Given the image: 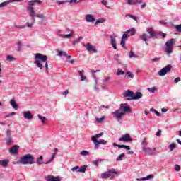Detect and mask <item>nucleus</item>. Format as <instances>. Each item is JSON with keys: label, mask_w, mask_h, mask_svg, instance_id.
<instances>
[{"label": "nucleus", "mask_w": 181, "mask_h": 181, "mask_svg": "<svg viewBox=\"0 0 181 181\" xmlns=\"http://www.w3.org/2000/svg\"><path fill=\"white\" fill-rule=\"evenodd\" d=\"M101 179H108L110 177L108 175V172L106 171L100 175Z\"/></svg>", "instance_id": "obj_31"}, {"label": "nucleus", "mask_w": 181, "mask_h": 181, "mask_svg": "<svg viewBox=\"0 0 181 181\" xmlns=\"http://www.w3.org/2000/svg\"><path fill=\"white\" fill-rule=\"evenodd\" d=\"M125 39H128V37H127V34H123L120 42L122 47H125Z\"/></svg>", "instance_id": "obj_21"}, {"label": "nucleus", "mask_w": 181, "mask_h": 181, "mask_svg": "<svg viewBox=\"0 0 181 181\" xmlns=\"http://www.w3.org/2000/svg\"><path fill=\"white\" fill-rule=\"evenodd\" d=\"M160 59V57L153 58V59H151V62H158V60Z\"/></svg>", "instance_id": "obj_63"}, {"label": "nucleus", "mask_w": 181, "mask_h": 181, "mask_svg": "<svg viewBox=\"0 0 181 181\" xmlns=\"http://www.w3.org/2000/svg\"><path fill=\"white\" fill-rule=\"evenodd\" d=\"M156 136H160L162 135V130H158L156 134Z\"/></svg>", "instance_id": "obj_61"}, {"label": "nucleus", "mask_w": 181, "mask_h": 181, "mask_svg": "<svg viewBox=\"0 0 181 181\" xmlns=\"http://www.w3.org/2000/svg\"><path fill=\"white\" fill-rule=\"evenodd\" d=\"M140 39L143 40V42H146L148 39H149V37L146 33H143L141 35H140Z\"/></svg>", "instance_id": "obj_24"}, {"label": "nucleus", "mask_w": 181, "mask_h": 181, "mask_svg": "<svg viewBox=\"0 0 181 181\" xmlns=\"http://www.w3.org/2000/svg\"><path fill=\"white\" fill-rule=\"evenodd\" d=\"M45 179L47 181H60V177H54V176L53 175H48L47 177H46Z\"/></svg>", "instance_id": "obj_17"}, {"label": "nucleus", "mask_w": 181, "mask_h": 181, "mask_svg": "<svg viewBox=\"0 0 181 181\" xmlns=\"http://www.w3.org/2000/svg\"><path fill=\"white\" fill-rule=\"evenodd\" d=\"M7 145H11L12 144V137H8L6 139Z\"/></svg>", "instance_id": "obj_53"}, {"label": "nucleus", "mask_w": 181, "mask_h": 181, "mask_svg": "<svg viewBox=\"0 0 181 181\" xmlns=\"http://www.w3.org/2000/svg\"><path fill=\"white\" fill-rule=\"evenodd\" d=\"M126 4H127V5H136V2L133 0H127Z\"/></svg>", "instance_id": "obj_44"}, {"label": "nucleus", "mask_w": 181, "mask_h": 181, "mask_svg": "<svg viewBox=\"0 0 181 181\" xmlns=\"http://www.w3.org/2000/svg\"><path fill=\"white\" fill-rule=\"evenodd\" d=\"M21 49H22V41H18L17 42L16 50H17V52H21Z\"/></svg>", "instance_id": "obj_36"}, {"label": "nucleus", "mask_w": 181, "mask_h": 181, "mask_svg": "<svg viewBox=\"0 0 181 181\" xmlns=\"http://www.w3.org/2000/svg\"><path fill=\"white\" fill-rule=\"evenodd\" d=\"M118 141L119 142H131V141H132V139L131 138V135H129V134H126L119 139H118Z\"/></svg>", "instance_id": "obj_9"}, {"label": "nucleus", "mask_w": 181, "mask_h": 181, "mask_svg": "<svg viewBox=\"0 0 181 181\" xmlns=\"http://www.w3.org/2000/svg\"><path fill=\"white\" fill-rule=\"evenodd\" d=\"M18 163L22 165H33L35 163V158L30 154H25L18 160Z\"/></svg>", "instance_id": "obj_5"}, {"label": "nucleus", "mask_w": 181, "mask_h": 181, "mask_svg": "<svg viewBox=\"0 0 181 181\" xmlns=\"http://www.w3.org/2000/svg\"><path fill=\"white\" fill-rule=\"evenodd\" d=\"M116 74L117 76H124V74H125V71H122V69H118Z\"/></svg>", "instance_id": "obj_39"}, {"label": "nucleus", "mask_w": 181, "mask_h": 181, "mask_svg": "<svg viewBox=\"0 0 181 181\" xmlns=\"http://www.w3.org/2000/svg\"><path fill=\"white\" fill-rule=\"evenodd\" d=\"M134 73L131 71H127L126 73V76H124L125 78H134Z\"/></svg>", "instance_id": "obj_25"}, {"label": "nucleus", "mask_w": 181, "mask_h": 181, "mask_svg": "<svg viewBox=\"0 0 181 181\" xmlns=\"http://www.w3.org/2000/svg\"><path fill=\"white\" fill-rule=\"evenodd\" d=\"M170 70H172V65L168 64L158 71V76L160 77H163V76H166V74H168Z\"/></svg>", "instance_id": "obj_7"}, {"label": "nucleus", "mask_w": 181, "mask_h": 181, "mask_svg": "<svg viewBox=\"0 0 181 181\" xmlns=\"http://www.w3.org/2000/svg\"><path fill=\"white\" fill-rule=\"evenodd\" d=\"M37 165H43L45 162H43V156H40L38 158H37Z\"/></svg>", "instance_id": "obj_26"}, {"label": "nucleus", "mask_w": 181, "mask_h": 181, "mask_svg": "<svg viewBox=\"0 0 181 181\" xmlns=\"http://www.w3.org/2000/svg\"><path fill=\"white\" fill-rule=\"evenodd\" d=\"M113 146H117V148H123L124 149H127V151H131V147L129 146H126L124 144H117V143H113L112 144Z\"/></svg>", "instance_id": "obj_16"}, {"label": "nucleus", "mask_w": 181, "mask_h": 181, "mask_svg": "<svg viewBox=\"0 0 181 181\" xmlns=\"http://www.w3.org/2000/svg\"><path fill=\"white\" fill-rule=\"evenodd\" d=\"M23 117L25 119H28L29 121H31V119H33V115H32V112L30 111H25L23 112Z\"/></svg>", "instance_id": "obj_12"}, {"label": "nucleus", "mask_w": 181, "mask_h": 181, "mask_svg": "<svg viewBox=\"0 0 181 181\" xmlns=\"http://www.w3.org/2000/svg\"><path fill=\"white\" fill-rule=\"evenodd\" d=\"M142 150L148 146V138L144 137L141 141Z\"/></svg>", "instance_id": "obj_20"}, {"label": "nucleus", "mask_w": 181, "mask_h": 181, "mask_svg": "<svg viewBox=\"0 0 181 181\" xmlns=\"http://www.w3.org/2000/svg\"><path fill=\"white\" fill-rule=\"evenodd\" d=\"M98 142H99V144H101V145H107V141L104 139L98 140Z\"/></svg>", "instance_id": "obj_51"}, {"label": "nucleus", "mask_w": 181, "mask_h": 181, "mask_svg": "<svg viewBox=\"0 0 181 181\" xmlns=\"http://www.w3.org/2000/svg\"><path fill=\"white\" fill-rule=\"evenodd\" d=\"M64 39H70V37H73V31H71L69 34L63 35Z\"/></svg>", "instance_id": "obj_40"}, {"label": "nucleus", "mask_w": 181, "mask_h": 181, "mask_svg": "<svg viewBox=\"0 0 181 181\" xmlns=\"http://www.w3.org/2000/svg\"><path fill=\"white\" fill-rule=\"evenodd\" d=\"M125 112H131V108L127 105V103H122L120 107L116 110L115 112H112V114L114 115V118L117 121H121L122 117L125 115Z\"/></svg>", "instance_id": "obj_3"}, {"label": "nucleus", "mask_w": 181, "mask_h": 181, "mask_svg": "<svg viewBox=\"0 0 181 181\" xmlns=\"http://www.w3.org/2000/svg\"><path fill=\"white\" fill-rule=\"evenodd\" d=\"M177 32H181V24L175 25Z\"/></svg>", "instance_id": "obj_55"}, {"label": "nucleus", "mask_w": 181, "mask_h": 181, "mask_svg": "<svg viewBox=\"0 0 181 181\" xmlns=\"http://www.w3.org/2000/svg\"><path fill=\"white\" fill-rule=\"evenodd\" d=\"M86 168H87V166H81V168H79V169L78 170H76V172H79L80 173H86Z\"/></svg>", "instance_id": "obj_33"}, {"label": "nucleus", "mask_w": 181, "mask_h": 181, "mask_svg": "<svg viewBox=\"0 0 181 181\" xmlns=\"http://www.w3.org/2000/svg\"><path fill=\"white\" fill-rule=\"evenodd\" d=\"M38 119L41 120L42 124H45L46 121H47V119L45 117L41 116L40 115H37Z\"/></svg>", "instance_id": "obj_37"}, {"label": "nucleus", "mask_w": 181, "mask_h": 181, "mask_svg": "<svg viewBox=\"0 0 181 181\" xmlns=\"http://www.w3.org/2000/svg\"><path fill=\"white\" fill-rule=\"evenodd\" d=\"M103 22L104 20L103 18H100L95 21V25H99V23H103Z\"/></svg>", "instance_id": "obj_56"}, {"label": "nucleus", "mask_w": 181, "mask_h": 181, "mask_svg": "<svg viewBox=\"0 0 181 181\" xmlns=\"http://www.w3.org/2000/svg\"><path fill=\"white\" fill-rule=\"evenodd\" d=\"M151 112H154L157 117H160V112H158V110H155L153 107L150 109Z\"/></svg>", "instance_id": "obj_41"}, {"label": "nucleus", "mask_w": 181, "mask_h": 181, "mask_svg": "<svg viewBox=\"0 0 181 181\" xmlns=\"http://www.w3.org/2000/svg\"><path fill=\"white\" fill-rule=\"evenodd\" d=\"M78 73L79 74V76H84V70L82 71H78Z\"/></svg>", "instance_id": "obj_62"}, {"label": "nucleus", "mask_w": 181, "mask_h": 181, "mask_svg": "<svg viewBox=\"0 0 181 181\" xmlns=\"http://www.w3.org/2000/svg\"><path fill=\"white\" fill-rule=\"evenodd\" d=\"M103 135H104V133L100 132L99 134H95V136H93L91 139L98 141V138H101V136H103Z\"/></svg>", "instance_id": "obj_23"}, {"label": "nucleus", "mask_w": 181, "mask_h": 181, "mask_svg": "<svg viewBox=\"0 0 181 181\" xmlns=\"http://www.w3.org/2000/svg\"><path fill=\"white\" fill-rule=\"evenodd\" d=\"M168 148L170 151H174L176 148V144H175V143L170 144Z\"/></svg>", "instance_id": "obj_43"}, {"label": "nucleus", "mask_w": 181, "mask_h": 181, "mask_svg": "<svg viewBox=\"0 0 181 181\" xmlns=\"http://www.w3.org/2000/svg\"><path fill=\"white\" fill-rule=\"evenodd\" d=\"M110 80H111V77H110V76L106 77L105 78H104L103 80V84H107V83H108V81H110Z\"/></svg>", "instance_id": "obj_45"}, {"label": "nucleus", "mask_w": 181, "mask_h": 181, "mask_svg": "<svg viewBox=\"0 0 181 181\" xmlns=\"http://www.w3.org/2000/svg\"><path fill=\"white\" fill-rule=\"evenodd\" d=\"M14 28H17L18 29H25V28H26V25H16V23H14Z\"/></svg>", "instance_id": "obj_47"}, {"label": "nucleus", "mask_w": 181, "mask_h": 181, "mask_svg": "<svg viewBox=\"0 0 181 181\" xmlns=\"http://www.w3.org/2000/svg\"><path fill=\"white\" fill-rule=\"evenodd\" d=\"M122 158H125V153H122L116 158L117 162H121Z\"/></svg>", "instance_id": "obj_34"}, {"label": "nucleus", "mask_w": 181, "mask_h": 181, "mask_svg": "<svg viewBox=\"0 0 181 181\" xmlns=\"http://www.w3.org/2000/svg\"><path fill=\"white\" fill-rule=\"evenodd\" d=\"M94 145H95V147H94V149H100V143L98 142V140H92Z\"/></svg>", "instance_id": "obj_29"}, {"label": "nucleus", "mask_w": 181, "mask_h": 181, "mask_svg": "<svg viewBox=\"0 0 181 181\" xmlns=\"http://www.w3.org/2000/svg\"><path fill=\"white\" fill-rule=\"evenodd\" d=\"M86 22H95V18L91 14H88L86 16Z\"/></svg>", "instance_id": "obj_19"}, {"label": "nucleus", "mask_w": 181, "mask_h": 181, "mask_svg": "<svg viewBox=\"0 0 181 181\" xmlns=\"http://www.w3.org/2000/svg\"><path fill=\"white\" fill-rule=\"evenodd\" d=\"M10 104L15 110L18 108V104H16V101H15V100H11L10 101Z\"/></svg>", "instance_id": "obj_30"}, {"label": "nucleus", "mask_w": 181, "mask_h": 181, "mask_svg": "<svg viewBox=\"0 0 181 181\" xmlns=\"http://www.w3.org/2000/svg\"><path fill=\"white\" fill-rule=\"evenodd\" d=\"M176 40L175 38H172L169 40H168L165 42V52L167 53V54L169 56V54H172L173 52V44L175 43Z\"/></svg>", "instance_id": "obj_6"}, {"label": "nucleus", "mask_w": 181, "mask_h": 181, "mask_svg": "<svg viewBox=\"0 0 181 181\" xmlns=\"http://www.w3.org/2000/svg\"><path fill=\"white\" fill-rule=\"evenodd\" d=\"M128 17L133 19V21H136V22H138V17L131 14H126L125 18H128Z\"/></svg>", "instance_id": "obj_28"}, {"label": "nucleus", "mask_w": 181, "mask_h": 181, "mask_svg": "<svg viewBox=\"0 0 181 181\" xmlns=\"http://www.w3.org/2000/svg\"><path fill=\"white\" fill-rule=\"evenodd\" d=\"M148 33L150 35L148 36V39H151V37H156L158 36V34H156L155 32L148 29L147 30Z\"/></svg>", "instance_id": "obj_22"}, {"label": "nucleus", "mask_w": 181, "mask_h": 181, "mask_svg": "<svg viewBox=\"0 0 181 181\" xmlns=\"http://www.w3.org/2000/svg\"><path fill=\"white\" fill-rule=\"evenodd\" d=\"M175 170L176 172H179V170H180V166L179 165L176 164V165H175Z\"/></svg>", "instance_id": "obj_59"}, {"label": "nucleus", "mask_w": 181, "mask_h": 181, "mask_svg": "<svg viewBox=\"0 0 181 181\" xmlns=\"http://www.w3.org/2000/svg\"><path fill=\"white\" fill-rule=\"evenodd\" d=\"M80 155L82 156H87V155H89V153L88 151H82L80 152Z\"/></svg>", "instance_id": "obj_46"}, {"label": "nucleus", "mask_w": 181, "mask_h": 181, "mask_svg": "<svg viewBox=\"0 0 181 181\" xmlns=\"http://www.w3.org/2000/svg\"><path fill=\"white\" fill-rule=\"evenodd\" d=\"M43 63L45 64V69L47 73H49V64H47V56L43 55L40 53H36L35 57L34 64L40 69V70L43 69Z\"/></svg>", "instance_id": "obj_2"}, {"label": "nucleus", "mask_w": 181, "mask_h": 181, "mask_svg": "<svg viewBox=\"0 0 181 181\" xmlns=\"http://www.w3.org/2000/svg\"><path fill=\"white\" fill-rule=\"evenodd\" d=\"M107 174L109 177H111L112 179L115 175H118V172L115 170V169L112 168L107 171Z\"/></svg>", "instance_id": "obj_14"}, {"label": "nucleus", "mask_w": 181, "mask_h": 181, "mask_svg": "<svg viewBox=\"0 0 181 181\" xmlns=\"http://www.w3.org/2000/svg\"><path fill=\"white\" fill-rule=\"evenodd\" d=\"M105 117H102L100 118H96V122H98V124H101V122H103V119H105Z\"/></svg>", "instance_id": "obj_50"}, {"label": "nucleus", "mask_w": 181, "mask_h": 181, "mask_svg": "<svg viewBox=\"0 0 181 181\" xmlns=\"http://www.w3.org/2000/svg\"><path fill=\"white\" fill-rule=\"evenodd\" d=\"M8 162H9L8 160H3L0 161V165L4 168H6L8 166Z\"/></svg>", "instance_id": "obj_32"}, {"label": "nucleus", "mask_w": 181, "mask_h": 181, "mask_svg": "<svg viewBox=\"0 0 181 181\" xmlns=\"http://www.w3.org/2000/svg\"><path fill=\"white\" fill-rule=\"evenodd\" d=\"M56 159V153H53L51 158L45 163V165H49L51 162H53V160Z\"/></svg>", "instance_id": "obj_35"}, {"label": "nucleus", "mask_w": 181, "mask_h": 181, "mask_svg": "<svg viewBox=\"0 0 181 181\" xmlns=\"http://www.w3.org/2000/svg\"><path fill=\"white\" fill-rule=\"evenodd\" d=\"M83 47H86V50L89 53H97V49H95V47L93 46L90 43L88 44H83Z\"/></svg>", "instance_id": "obj_8"}, {"label": "nucleus", "mask_w": 181, "mask_h": 181, "mask_svg": "<svg viewBox=\"0 0 181 181\" xmlns=\"http://www.w3.org/2000/svg\"><path fill=\"white\" fill-rule=\"evenodd\" d=\"M110 42L112 47L115 50H117V37L113 35H110Z\"/></svg>", "instance_id": "obj_11"}, {"label": "nucleus", "mask_w": 181, "mask_h": 181, "mask_svg": "<svg viewBox=\"0 0 181 181\" xmlns=\"http://www.w3.org/2000/svg\"><path fill=\"white\" fill-rule=\"evenodd\" d=\"M119 57V55L118 54H115V60H116V62L119 64H121V62L119 61V59H118Z\"/></svg>", "instance_id": "obj_54"}, {"label": "nucleus", "mask_w": 181, "mask_h": 181, "mask_svg": "<svg viewBox=\"0 0 181 181\" xmlns=\"http://www.w3.org/2000/svg\"><path fill=\"white\" fill-rule=\"evenodd\" d=\"M18 149H19V146L15 145L10 148V153L12 155H18Z\"/></svg>", "instance_id": "obj_15"}, {"label": "nucleus", "mask_w": 181, "mask_h": 181, "mask_svg": "<svg viewBox=\"0 0 181 181\" xmlns=\"http://www.w3.org/2000/svg\"><path fill=\"white\" fill-rule=\"evenodd\" d=\"M57 52L58 56H59V57H63V56L66 57V56H67V53H66V52L60 51L59 49H57Z\"/></svg>", "instance_id": "obj_27"}, {"label": "nucleus", "mask_w": 181, "mask_h": 181, "mask_svg": "<svg viewBox=\"0 0 181 181\" xmlns=\"http://www.w3.org/2000/svg\"><path fill=\"white\" fill-rule=\"evenodd\" d=\"M82 39H83V37L80 36L79 37L74 40L72 42L73 46H76V44L78 43V42H80V40H82Z\"/></svg>", "instance_id": "obj_38"}, {"label": "nucleus", "mask_w": 181, "mask_h": 181, "mask_svg": "<svg viewBox=\"0 0 181 181\" xmlns=\"http://www.w3.org/2000/svg\"><path fill=\"white\" fill-rule=\"evenodd\" d=\"M154 175L153 174H151L145 177H141V178H137V181H141V180H151V179H153Z\"/></svg>", "instance_id": "obj_18"}, {"label": "nucleus", "mask_w": 181, "mask_h": 181, "mask_svg": "<svg viewBox=\"0 0 181 181\" xmlns=\"http://www.w3.org/2000/svg\"><path fill=\"white\" fill-rule=\"evenodd\" d=\"M156 90V88H155V86L152 87V88H148V91H149V93H155V91Z\"/></svg>", "instance_id": "obj_52"}, {"label": "nucleus", "mask_w": 181, "mask_h": 181, "mask_svg": "<svg viewBox=\"0 0 181 181\" xmlns=\"http://www.w3.org/2000/svg\"><path fill=\"white\" fill-rule=\"evenodd\" d=\"M135 33H136V30H135V28H133L124 32L123 35H127V37H129V36H134Z\"/></svg>", "instance_id": "obj_13"}, {"label": "nucleus", "mask_w": 181, "mask_h": 181, "mask_svg": "<svg viewBox=\"0 0 181 181\" xmlns=\"http://www.w3.org/2000/svg\"><path fill=\"white\" fill-rule=\"evenodd\" d=\"M179 81H180V77H177V78L174 80V83H179Z\"/></svg>", "instance_id": "obj_64"}, {"label": "nucleus", "mask_w": 181, "mask_h": 181, "mask_svg": "<svg viewBox=\"0 0 181 181\" xmlns=\"http://www.w3.org/2000/svg\"><path fill=\"white\" fill-rule=\"evenodd\" d=\"M78 169H80L79 166H75L71 168V170H72V172H77V170H78Z\"/></svg>", "instance_id": "obj_58"}, {"label": "nucleus", "mask_w": 181, "mask_h": 181, "mask_svg": "<svg viewBox=\"0 0 181 181\" xmlns=\"http://www.w3.org/2000/svg\"><path fill=\"white\" fill-rule=\"evenodd\" d=\"M129 57L130 59H132V57H134V59L138 58V55L135 54L134 53V51H132V50L130 51Z\"/></svg>", "instance_id": "obj_42"}, {"label": "nucleus", "mask_w": 181, "mask_h": 181, "mask_svg": "<svg viewBox=\"0 0 181 181\" xmlns=\"http://www.w3.org/2000/svg\"><path fill=\"white\" fill-rule=\"evenodd\" d=\"M143 152L145 153H148V155H156V148H151L149 147H146L142 149Z\"/></svg>", "instance_id": "obj_10"}, {"label": "nucleus", "mask_w": 181, "mask_h": 181, "mask_svg": "<svg viewBox=\"0 0 181 181\" xmlns=\"http://www.w3.org/2000/svg\"><path fill=\"white\" fill-rule=\"evenodd\" d=\"M6 60H8V62H13V60H15V58L11 55H8L6 57Z\"/></svg>", "instance_id": "obj_48"}, {"label": "nucleus", "mask_w": 181, "mask_h": 181, "mask_svg": "<svg viewBox=\"0 0 181 181\" xmlns=\"http://www.w3.org/2000/svg\"><path fill=\"white\" fill-rule=\"evenodd\" d=\"M66 2H69V1H57L56 4L58 5H63V4H66Z\"/></svg>", "instance_id": "obj_57"}, {"label": "nucleus", "mask_w": 181, "mask_h": 181, "mask_svg": "<svg viewBox=\"0 0 181 181\" xmlns=\"http://www.w3.org/2000/svg\"><path fill=\"white\" fill-rule=\"evenodd\" d=\"M35 4H42V1L40 0H32L29 1V6L27 7V11L29 12V15L31 18H33V23H30L29 22L26 23L28 28H33V23H35V18H40V19L45 18V15L43 14H36L35 13Z\"/></svg>", "instance_id": "obj_1"}, {"label": "nucleus", "mask_w": 181, "mask_h": 181, "mask_svg": "<svg viewBox=\"0 0 181 181\" xmlns=\"http://www.w3.org/2000/svg\"><path fill=\"white\" fill-rule=\"evenodd\" d=\"M62 33V30H59L57 32V36H59V37H64L63 35L61 34Z\"/></svg>", "instance_id": "obj_60"}, {"label": "nucleus", "mask_w": 181, "mask_h": 181, "mask_svg": "<svg viewBox=\"0 0 181 181\" xmlns=\"http://www.w3.org/2000/svg\"><path fill=\"white\" fill-rule=\"evenodd\" d=\"M8 4H9V1L2 2L1 4H0V8H5V6L8 5Z\"/></svg>", "instance_id": "obj_49"}, {"label": "nucleus", "mask_w": 181, "mask_h": 181, "mask_svg": "<svg viewBox=\"0 0 181 181\" xmlns=\"http://www.w3.org/2000/svg\"><path fill=\"white\" fill-rule=\"evenodd\" d=\"M123 97L124 98H127V97H130V98H127V101H131L132 100H139L142 98L143 95H142V93L141 92L137 91L136 93H134V91L128 89L127 90L123 93Z\"/></svg>", "instance_id": "obj_4"}]
</instances>
